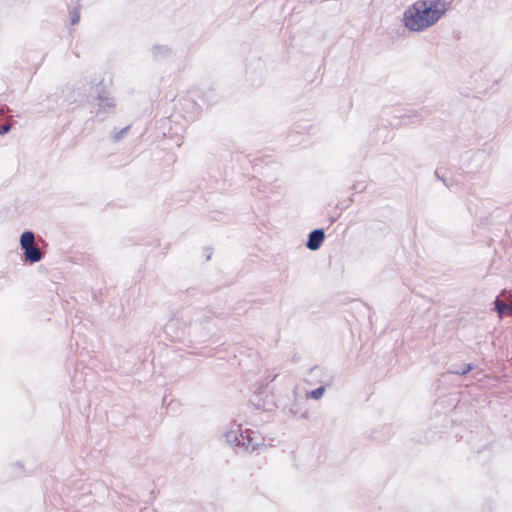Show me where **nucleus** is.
<instances>
[{"label":"nucleus","mask_w":512,"mask_h":512,"mask_svg":"<svg viewBox=\"0 0 512 512\" xmlns=\"http://www.w3.org/2000/svg\"><path fill=\"white\" fill-rule=\"evenodd\" d=\"M325 239V232L323 229H314L308 234L306 247L311 251L318 250Z\"/></svg>","instance_id":"5"},{"label":"nucleus","mask_w":512,"mask_h":512,"mask_svg":"<svg viewBox=\"0 0 512 512\" xmlns=\"http://www.w3.org/2000/svg\"><path fill=\"white\" fill-rule=\"evenodd\" d=\"M130 129V126H126L124 127L123 129H121L120 131H118L115 135H114V141L115 142H118L122 139V137L128 132V130Z\"/></svg>","instance_id":"10"},{"label":"nucleus","mask_w":512,"mask_h":512,"mask_svg":"<svg viewBox=\"0 0 512 512\" xmlns=\"http://www.w3.org/2000/svg\"><path fill=\"white\" fill-rule=\"evenodd\" d=\"M302 418H307L308 417V413L307 412H304L302 415H301Z\"/></svg>","instance_id":"19"},{"label":"nucleus","mask_w":512,"mask_h":512,"mask_svg":"<svg viewBox=\"0 0 512 512\" xmlns=\"http://www.w3.org/2000/svg\"><path fill=\"white\" fill-rule=\"evenodd\" d=\"M235 426L236 429L232 428L225 433V438L238 452L251 453L262 444V438L257 432L249 428L243 429L241 423Z\"/></svg>","instance_id":"2"},{"label":"nucleus","mask_w":512,"mask_h":512,"mask_svg":"<svg viewBox=\"0 0 512 512\" xmlns=\"http://www.w3.org/2000/svg\"><path fill=\"white\" fill-rule=\"evenodd\" d=\"M80 15L76 9H74L70 14V24L75 25L79 22Z\"/></svg>","instance_id":"11"},{"label":"nucleus","mask_w":512,"mask_h":512,"mask_svg":"<svg viewBox=\"0 0 512 512\" xmlns=\"http://www.w3.org/2000/svg\"><path fill=\"white\" fill-rule=\"evenodd\" d=\"M276 376H277V375H274L273 377H272V376H269V381H270V382L274 381V380H275V378H276Z\"/></svg>","instance_id":"18"},{"label":"nucleus","mask_w":512,"mask_h":512,"mask_svg":"<svg viewBox=\"0 0 512 512\" xmlns=\"http://www.w3.org/2000/svg\"><path fill=\"white\" fill-rule=\"evenodd\" d=\"M325 392V387L324 386H320L312 391H310L308 393V397L312 398V399H315V400H318L320 399L323 394Z\"/></svg>","instance_id":"9"},{"label":"nucleus","mask_w":512,"mask_h":512,"mask_svg":"<svg viewBox=\"0 0 512 512\" xmlns=\"http://www.w3.org/2000/svg\"><path fill=\"white\" fill-rule=\"evenodd\" d=\"M494 304H495V311L498 313V315L500 317H503L504 315L507 314L509 304L503 302L498 297L495 299Z\"/></svg>","instance_id":"8"},{"label":"nucleus","mask_w":512,"mask_h":512,"mask_svg":"<svg viewBox=\"0 0 512 512\" xmlns=\"http://www.w3.org/2000/svg\"><path fill=\"white\" fill-rule=\"evenodd\" d=\"M435 175L438 179H440L446 186H448V184L446 183L445 179L441 178L440 177V174L438 173V171L435 172Z\"/></svg>","instance_id":"15"},{"label":"nucleus","mask_w":512,"mask_h":512,"mask_svg":"<svg viewBox=\"0 0 512 512\" xmlns=\"http://www.w3.org/2000/svg\"><path fill=\"white\" fill-rule=\"evenodd\" d=\"M450 5L447 0H419L405 10L404 26L410 31H423L434 25Z\"/></svg>","instance_id":"1"},{"label":"nucleus","mask_w":512,"mask_h":512,"mask_svg":"<svg viewBox=\"0 0 512 512\" xmlns=\"http://www.w3.org/2000/svg\"><path fill=\"white\" fill-rule=\"evenodd\" d=\"M12 126L10 124H4L0 126V135H5L10 132Z\"/></svg>","instance_id":"12"},{"label":"nucleus","mask_w":512,"mask_h":512,"mask_svg":"<svg viewBox=\"0 0 512 512\" xmlns=\"http://www.w3.org/2000/svg\"><path fill=\"white\" fill-rule=\"evenodd\" d=\"M98 108L96 110V116L100 117L101 120L105 118L102 114L107 113L109 110L113 109L116 105L115 99L110 97L107 94H99L98 97Z\"/></svg>","instance_id":"4"},{"label":"nucleus","mask_w":512,"mask_h":512,"mask_svg":"<svg viewBox=\"0 0 512 512\" xmlns=\"http://www.w3.org/2000/svg\"><path fill=\"white\" fill-rule=\"evenodd\" d=\"M152 52L157 58H165L171 55V49L166 45H155L152 48Z\"/></svg>","instance_id":"6"},{"label":"nucleus","mask_w":512,"mask_h":512,"mask_svg":"<svg viewBox=\"0 0 512 512\" xmlns=\"http://www.w3.org/2000/svg\"><path fill=\"white\" fill-rule=\"evenodd\" d=\"M174 325V321H170L166 324L165 330L168 332Z\"/></svg>","instance_id":"14"},{"label":"nucleus","mask_w":512,"mask_h":512,"mask_svg":"<svg viewBox=\"0 0 512 512\" xmlns=\"http://www.w3.org/2000/svg\"><path fill=\"white\" fill-rule=\"evenodd\" d=\"M276 376H277V375H274L273 377H272V376H269V381H270V382L274 381V380H275V378H276Z\"/></svg>","instance_id":"17"},{"label":"nucleus","mask_w":512,"mask_h":512,"mask_svg":"<svg viewBox=\"0 0 512 512\" xmlns=\"http://www.w3.org/2000/svg\"><path fill=\"white\" fill-rule=\"evenodd\" d=\"M475 368V365L472 363L465 364L463 368L457 369V368H451L448 370L449 374L459 375V376H465L470 371H472Z\"/></svg>","instance_id":"7"},{"label":"nucleus","mask_w":512,"mask_h":512,"mask_svg":"<svg viewBox=\"0 0 512 512\" xmlns=\"http://www.w3.org/2000/svg\"><path fill=\"white\" fill-rule=\"evenodd\" d=\"M507 314L512 316V304H509Z\"/></svg>","instance_id":"16"},{"label":"nucleus","mask_w":512,"mask_h":512,"mask_svg":"<svg viewBox=\"0 0 512 512\" xmlns=\"http://www.w3.org/2000/svg\"><path fill=\"white\" fill-rule=\"evenodd\" d=\"M323 369L319 366H314L310 368L308 375L313 377L314 375H318Z\"/></svg>","instance_id":"13"},{"label":"nucleus","mask_w":512,"mask_h":512,"mask_svg":"<svg viewBox=\"0 0 512 512\" xmlns=\"http://www.w3.org/2000/svg\"><path fill=\"white\" fill-rule=\"evenodd\" d=\"M35 235L32 231H24L20 236V246L24 252L25 260L29 263H37L42 260L43 253L34 245Z\"/></svg>","instance_id":"3"}]
</instances>
